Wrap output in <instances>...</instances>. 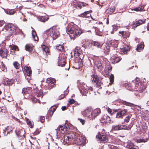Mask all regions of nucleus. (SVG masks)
Wrapping results in <instances>:
<instances>
[{"instance_id":"obj_1","label":"nucleus","mask_w":149,"mask_h":149,"mask_svg":"<svg viewBox=\"0 0 149 149\" xmlns=\"http://www.w3.org/2000/svg\"><path fill=\"white\" fill-rule=\"evenodd\" d=\"M100 113V109L99 108L93 109L88 108L85 109L81 113L82 115L84 117L92 120L94 119Z\"/></svg>"},{"instance_id":"obj_2","label":"nucleus","mask_w":149,"mask_h":149,"mask_svg":"<svg viewBox=\"0 0 149 149\" xmlns=\"http://www.w3.org/2000/svg\"><path fill=\"white\" fill-rule=\"evenodd\" d=\"M66 31L68 34H71L70 36L71 38H75L80 35L81 31L77 27L72 25H69L66 28Z\"/></svg>"},{"instance_id":"obj_3","label":"nucleus","mask_w":149,"mask_h":149,"mask_svg":"<svg viewBox=\"0 0 149 149\" xmlns=\"http://www.w3.org/2000/svg\"><path fill=\"white\" fill-rule=\"evenodd\" d=\"M45 33L48 36H50L54 40L56 39L60 35L58 29L54 27L50 28L49 29L46 30L45 31Z\"/></svg>"},{"instance_id":"obj_4","label":"nucleus","mask_w":149,"mask_h":149,"mask_svg":"<svg viewBox=\"0 0 149 149\" xmlns=\"http://www.w3.org/2000/svg\"><path fill=\"white\" fill-rule=\"evenodd\" d=\"M91 80L92 83L96 85L97 87H99L101 84V82L97 75H92L91 76Z\"/></svg>"},{"instance_id":"obj_5","label":"nucleus","mask_w":149,"mask_h":149,"mask_svg":"<svg viewBox=\"0 0 149 149\" xmlns=\"http://www.w3.org/2000/svg\"><path fill=\"white\" fill-rule=\"evenodd\" d=\"M86 140L85 137L79 136L76 138L75 143L78 145H84L85 143Z\"/></svg>"},{"instance_id":"obj_6","label":"nucleus","mask_w":149,"mask_h":149,"mask_svg":"<svg viewBox=\"0 0 149 149\" xmlns=\"http://www.w3.org/2000/svg\"><path fill=\"white\" fill-rule=\"evenodd\" d=\"M55 82L54 79L49 78L47 79V85H46L45 87L46 90H50L52 88H53L54 86V84Z\"/></svg>"},{"instance_id":"obj_7","label":"nucleus","mask_w":149,"mask_h":149,"mask_svg":"<svg viewBox=\"0 0 149 149\" xmlns=\"http://www.w3.org/2000/svg\"><path fill=\"white\" fill-rule=\"evenodd\" d=\"M145 89L146 87L143 85V83L139 82L135 84V87L133 90L135 91L141 92Z\"/></svg>"},{"instance_id":"obj_8","label":"nucleus","mask_w":149,"mask_h":149,"mask_svg":"<svg viewBox=\"0 0 149 149\" xmlns=\"http://www.w3.org/2000/svg\"><path fill=\"white\" fill-rule=\"evenodd\" d=\"M133 125V124L131 123L129 126H127L126 125H117L116 126H114L113 127L114 130H119L122 129L129 130L131 128Z\"/></svg>"},{"instance_id":"obj_9","label":"nucleus","mask_w":149,"mask_h":149,"mask_svg":"<svg viewBox=\"0 0 149 149\" xmlns=\"http://www.w3.org/2000/svg\"><path fill=\"white\" fill-rule=\"evenodd\" d=\"M92 90L93 88L91 87H88L85 85L81 87V90H80V92L82 95H86L88 91H92Z\"/></svg>"},{"instance_id":"obj_10","label":"nucleus","mask_w":149,"mask_h":149,"mask_svg":"<svg viewBox=\"0 0 149 149\" xmlns=\"http://www.w3.org/2000/svg\"><path fill=\"white\" fill-rule=\"evenodd\" d=\"M58 128V130L62 134L65 133L69 129V126L67 124L63 126L60 125Z\"/></svg>"},{"instance_id":"obj_11","label":"nucleus","mask_w":149,"mask_h":149,"mask_svg":"<svg viewBox=\"0 0 149 149\" xmlns=\"http://www.w3.org/2000/svg\"><path fill=\"white\" fill-rule=\"evenodd\" d=\"M96 137L99 139V140L100 142L105 143L108 141V137L107 136L99 134L97 135Z\"/></svg>"},{"instance_id":"obj_12","label":"nucleus","mask_w":149,"mask_h":149,"mask_svg":"<svg viewBox=\"0 0 149 149\" xmlns=\"http://www.w3.org/2000/svg\"><path fill=\"white\" fill-rule=\"evenodd\" d=\"M72 134H69L67 135L64 136V141L67 143L70 142L73 139L74 135Z\"/></svg>"},{"instance_id":"obj_13","label":"nucleus","mask_w":149,"mask_h":149,"mask_svg":"<svg viewBox=\"0 0 149 149\" xmlns=\"http://www.w3.org/2000/svg\"><path fill=\"white\" fill-rule=\"evenodd\" d=\"M15 132L19 140H22L24 138V132L22 130H21L19 131L18 130H16Z\"/></svg>"},{"instance_id":"obj_14","label":"nucleus","mask_w":149,"mask_h":149,"mask_svg":"<svg viewBox=\"0 0 149 149\" xmlns=\"http://www.w3.org/2000/svg\"><path fill=\"white\" fill-rule=\"evenodd\" d=\"M127 112V110L124 109L118 112L116 114V117L117 118H122Z\"/></svg>"},{"instance_id":"obj_15","label":"nucleus","mask_w":149,"mask_h":149,"mask_svg":"<svg viewBox=\"0 0 149 149\" xmlns=\"http://www.w3.org/2000/svg\"><path fill=\"white\" fill-rule=\"evenodd\" d=\"M17 29V27L16 26L14 25V24H10V35H12L13 33H14V34H16V33H15Z\"/></svg>"},{"instance_id":"obj_16","label":"nucleus","mask_w":149,"mask_h":149,"mask_svg":"<svg viewBox=\"0 0 149 149\" xmlns=\"http://www.w3.org/2000/svg\"><path fill=\"white\" fill-rule=\"evenodd\" d=\"M0 56L3 58H6L7 56V49L5 48H1L0 50Z\"/></svg>"},{"instance_id":"obj_17","label":"nucleus","mask_w":149,"mask_h":149,"mask_svg":"<svg viewBox=\"0 0 149 149\" xmlns=\"http://www.w3.org/2000/svg\"><path fill=\"white\" fill-rule=\"evenodd\" d=\"M24 74L25 75L29 76L31 75L32 73L30 67L26 65L24 67Z\"/></svg>"},{"instance_id":"obj_18","label":"nucleus","mask_w":149,"mask_h":149,"mask_svg":"<svg viewBox=\"0 0 149 149\" xmlns=\"http://www.w3.org/2000/svg\"><path fill=\"white\" fill-rule=\"evenodd\" d=\"M119 41L116 40H111L109 42V45L110 46L114 48H116L118 45Z\"/></svg>"},{"instance_id":"obj_19","label":"nucleus","mask_w":149,"mask_h":149,"mask_svg":"<svg viewBox=\"0 0 149 149\" xmlns=\"http://www.w3.org/2000/svg\"><path fill=\"white\" fill-rule=\"evenodd\" d=\"M95 65L100 71L102 70L103 67L101 62L99 61H95L94 62Z\"/></svg>"},{"instance_id":"obj_20","label":"nucleus","mask_w":149,"mask_h":149,"mask_svg":"<svg viewBox=\"0 0 149 149\" xmlns=\"http://www.w3.org/2000/svg\"><path fill=\"white\" fill-rule=\"evenodd\" d=\"M101 120L103 123H110L111 120L110 117L107 115H104L101 118Z\"/></svg>"},{"instance_id":"obj_21","label":"nucleus","mask_w":149,"mask_h":149,"mask_svg":"<svg viewBox=\"0 0 149 149\" xmlns=\"http://www.w3.org/2000/svg\"><path fill=\"white\" fill-rule=\"evenodd\" d=\"M12 128L9 126H8L4 129L3 131V133L5 136H6L8 133H10L12 131Z\"/></svg>"},{"instance_id":"obj_22","label":"nucleus","mask_w":149,"mask_h":149,"mask_svg":"<svg viewBox=\"0 0 149 149\" xmlns=\"http://www.w3.org/2000/svg\"><path fill=\"white\" fill-rule=\"evenodd\" d=\"M32 88L30 87L24 88L22 90V93L24 94H30L31 93Z\"/></svg>"},{"instance_id":"obj_23","label":"nucleus","mask_w":149,"mask_h":149,"mask_svg":"<svg viewBox=\"0 0 149 149\" xmlns=\"http://www.w3.org/2000/svg\"><path fill=\"white\" fill-rule=\"evenodd\" d=\"M109 46L107 44L102 45L101 47V49L103 50L104 53H107L109 51Z\"/></svg>"},{"instance_id":"obj_24","label":"nucleus","mask_w":149,"mask_h":149,"mask_svg":"<svg viewBox=\"0 0 149 149\" xmlns=\"http://www.w3.org/2000/svg\"><path fill=\"white\" fill-rule=\"evenodd\" d=\"M90 12H91V10L87 11L84 12L78 15V16L81 17H84L87 18L89 17V15H91L89 14Z\"/></svg>"},{"instance_id":"obj_25","label":"nucleus","mask_w":149,"mask_h":149,"mask_svg":"<svg viewBox=\"0 0 149 149\" xmlns=\"http://www.w3.org/2000/svg\"><path fill=\"white\" fill-rule=\"evenodd\" d=\"M74 55L76 57H79L80 55V50L79 47H76L74 50Z\"/></svg>"},{"instance_id":"obj_26","label":"nucleus","mask_w":149,"mask_h":149,"mask_svg":"<svg viewBox=\"0 0 149 149\" xmlns=\"http://www.w3.org/2000/svg\"><path fill=\"white\" fill-rule=\"evenodd\" d=\"M144 42H141L139 44H138L137 47L136 49L137 51L138 52H140L141 50L143 49L144 47Z\"/></svg>"},{"instance_id":"obj_27","label":"nucleus","mask_w":149,"mask_h":149,"mask_svg":"<svg viewBox=\"0 0 149 149\" xmlns=\"http://www.w3.org/2000/svg\"><path fill=\"white\" fill-rule=\"evenodd\" d=\"M25 50L29 52L30 53H33L34 52V51L33 49V48L29 44L26 45L25 46Z\"/></svg>"},{"instance_id":"obj_28","label":"nucleus","mask_w":149,"mask_h":149,"mask_svg":"<svg viewBox=\"0 0 149 149\" xmlns=\"http://www.w3.org/2000/svg\"><path fill=\"white\" fill-rule=\"evenodd\" d=\"M149 139V137L143 139H139L135 140V142L137 143H139L141 142H146Z\"/></svg>"},{"instance_id":"obj_29","label":"nucleus","mask_w":149,"mask_h":149,"mask_svg":"<svg viewBox=\"0 0 149 149\" xmlns=\"http://www.w3.org/2000/svg\"><path fill=\"white\" fill-rule=\"evenodd\" d=\"M122 51L124 54H126L127 52L130 50L129 47L128 45H125L121 49Z\"/></svg>"},{"instance_id":"obj_30","label":"nucleus","mask_w":149,"mask_h":149,"mask_svg":"<svg viewBox=\"0 0 149 149\" xmlns=\"http://www.w3.org/2000/svg\"><path fill=\"white\" fill-rule=\"evenodd\" d=\"M144 6L143 5L139 6V7L135 8L132 9V10H135L136 11H142L144 8Z\"/></svg>"},{"instance_id":"obj_31","label":"nucleus","mask_w":149,"mask_h":149,"mask_svg":"<svg viewBox=\"0 0 149 149\" xmlns=\"http://www.w3.org/2000/svg\"><path fill=\"white\" fill-rule=\"evenodd\" d=\"M119 33L121 34L124 38H127L128 37L130 36V34L128 32H126L125 31H119Z\"/></svg>"},{"instance_id":"obj_32","label":"nucleus","mask_w":149,"mask_h":149,"mask_svg":"<svg viewBox=\"0 0 149 149\" xmlns=\"http://www.w3.org/2000/svg\"><path fill=\"white\" fill-rule=\"evenodd\" d=\"M32 34L33 38L35 41H37L38 40V36H37L36 32L34 30H33L32 31Z\"/></svg>"},{"instance_id":"obj_33","label":"nucleus","mask_w":149,"mask_h":149,"mask_svg":"<svg viewBox=\"0 0 149 149\" xmlns=\"http://www.w3.org/2000/svg\"><path fill=\"white\" fill-rule=\"evenodd\" d=\"M16 12L14 9H8L5 11V13L7 14L10 15H13Z\"/></svg>"},{"instance_id":"obj_34","label":"nucleus","mask_w":149,"mask_h":149,"mask_svg":"<svg viewBox=\"0 0 149 149\" xmlns=\"http://www.w3.org/2000/svg\"><path fill=\"white\" fill-rule=\"evenodd\" d=\"M92 45H93L95 47L99 48L101 47V46L100 44V42L96 41H93L92 43Z\"/></svg>"},{"instance_id":"obj_35","label":"nucleus","mask_w":149,"mask_h":149,"mask_svg":"<svg viewBox=\"0 0 149 149\" xmlns=\"http://www.w3.org/2000/svg\"><path fill=\"white\" fill-rule=\"evenodd\" d=\"M10 24H7L4 26L3 28V30L5 31L10 32Z\"/></svg>"},{"instance_id":"obj_36","label":"nucleus","mask_w":149,"mask_h":149,"mask_svg":"<svg viewBox=\"0 0 149 149\" xmlns=\"http://www.w3.org/2000/svg\"><path fill=\"white\" fill-rule=\"evenodd\" d=\"M74 6L78 9H81L82 8L81 2H77L73 5Z\"/></svg>"},{"instance_id":"obj_37","label":"nucleus","mask_w":149,"mask_h":149,"mask_svg":"<svg viewBox=\"0 0 149 149\" xmlns=\"http://www.w3.org/2000/svg\"><path fill=\"white\" fill-rule=\"evenodd\" d=\"M115 10V7H113L107 9L106 10V12L108 13H111L114 12Z\"/></svg>"},{"instance_id":"obj_38","label":"nucleus","mask_w":149,"mask_h":149,"mask_svg":"<svg viewBox=\"0 0 149 149\" xmlns=\"http://www.w3.org/2000/svg\"><path fill=\"white\" fill-rule=\"evenodd\" d=\"M36 93L35 95L37 96L38 97H42V91L41 90L39 91L38 90L36 92H35Z\"/></svg>"},{"instance_id":"obj_39","label":"nucleus","mask_w":149,"mask_h":149,"mask_svg":"<svg viewBox=\"0 0 149 149\" xmlns=\"http://www.w3.org/2000/svg\"><path fill=\"white\" fill-rule=\"evenodd\" d=\"M49 19L48 17L42 16L39 19L40 21L44 22L47 21Z\"/></svg>"},{"instance_id":"obj_40","label":"nucleus","mask_w":149,"mask_h":149,"mask_svg":"<svg viewBox=\"0 0 149 149\" xmlns=\"http://www.w3.org/2000/svg\"><path fill=\"white\" fill-rule=\"evenodd\" d=\"M29 97L30 99H31V100L33 103H35L38 102L40 103V101L38 100L35 97L30 95Z\"/></svg>"},{"instance_id":"obj_41","label":"nucleus","mask_w":149,"mask_h":149,"mask_svg":"<svg viewBox=\"0 0 149 149\" xmlns=\"http://www.w3.org/2000/svg\"><path fill=\"white\" fill-rule=\"evenodd\" d=\"M26 123L29 126V127L32 128L33 126V124L31 121L30 120L28 119H26Z\"/></svg>"},{"instance_id":"obj_42","label":"nucleus","mask_w":149,"mask_h":149,"mask_svg":"<svg viewBox=\"0 0 149 149\" xmlns=\"http://www.w3.org/2000/svg\"><path fill=\"white\" fill-rule=\"evenodd\" d=\"M56 48L59 51H61L63 49V46L61 45H59L56 46Z\"/></svg>"},{"instance_id":"obj_43","label":"nucleus","mask_w":149,"mask_h":149,"mask_svg":"<svg viewBox=\"0 0 149 149\" xmlns=\"http://www.w3.org/2000/svg\"><path fill=\"white\" fill-rule=\"evenodd\" d=\"M144 22L141 19L139 20L136 21V27L138 26H139L144 23Z\"/></svg>"},{"instance_id":"obj_44","label":"nucleus","mask_w":149,"mask_h":149,"mask_svg":"<svg viewBox=\"0 0 149 149\" xmlns=\"http://www.w3.org/2000/svg\"><path fill=\"white\" fill-rule=\"evenodd\" d=\"M129 149H139L138 146H135L133 143H130Z\"/></svg>"},{"instance_id":"obj_45","label":"nucleus","mask_w":149,"mask_h":149,"mask_svg":"<svg viewBox=\"0 0 149 149\" xmlns=\"http://www.w3.org/2000/svg\"><path fill=\"white\" fill-rule=\"evenodd\" d=\"M10 47L12 50L18 51V47L16 45H13L10 46Z\"/></svg>"},{"instance_id":"obj_46","label":"nucleus","mask_w":149,"mask_h":149,"mask_svg":"<svg viewBox=\"0 0 149 149\" xmlns=\"http://www.w3.org/2000/svg\"><path fill=\"white\" fill-rule=\"evenodd\" d=\"M123 104L125 105H126L134 107V104L132 103L124 101L123 102Z\"/></svg>"},{"instance_id":"obj_47","label":"nucleus","mask_w":149,"mask_h":149,"mask_svg":"<svg viewBox=\"0 0 149 149\" xmlns=\"http://www.w3.org/2000/svg\"><path fill=\"white\" fill-rule=\"evenodd\" d=\"M42 50L44 52L46 53V54H49V52L48 51V47H46L45 46H44L43 47H42Z\"/></svg>"},{"instance_id":"obj_48","label":"nucleus","mask_w":149,"mask_h":149,"mask_svg":"<svg viewBox=\"0 0 149 149\" xmlns=\"http://www.w3.org/2000/svg\"><path fill=\"white\" fill-rule=\"evenodd\" d=\"M105 69L106 70H107L109 72L111 71L112 69V67L110 65H107L106 66Z\"/></svg>"},{"instance_id":"obj_49","label":"nucleus","mask_w":149,"mask_h":149,"mask_svg":"<svg viewBox=\"0 0 149 149\" xmlns=\"http://www.w3.org/2000/svg\"><path fill=\"white\" fill-rule=\"evenodd\" d=\"M13 65L16 69H18L19 68V64L17 62H14Z\"/></svg>"},{"instance_id":"obj_50","label":"nucleus","mask_w":149,"mask_h":149,"mask_svg":"<svg viewBox=\"0 0 149 149\" xmlns=\"http://www.w3.org/2000/svg\"><path fill=\"white\" fill-rule=\"evenodd\" d=\"M86 41L85 40H82L81 44V46L83 47H86L85 44H86Z\"/></svg>"},{"instance_id":"obj_51","label":"nucleus","mask_w":149,"mask_h":149,"mask_svg":"<svg viewBox=\"0 0 149 149\" xmlns=\"http://www.w3.org/2000/svg\"><path fill=\"white\" fill-rule=\"evenodd\" d=\"M45 118L43 116H41L40 117V119L38 120V121H40L42 123L44 122Z\"/></svg>"},{"instance_id":"obj_52","label":"nucleus","mask_w":149,"mask_h":149,"mask_svg":"<svg viewBox=\"0 0 149 149\" xmlns=\"http://www.w3.org/2000/svg\"><path fill=\"white\" fill-rule=\"evenodd\" d=\"M131 117V116H127L125 119V122H126V123H128L130 120Z\"/></svg>"},{"instance_id":"obj_53","label":"nucleus","mask_w":149,"mask_h":149,"mask_svg":"<svg viewBox=\"0 0 149 149\" xmlns=\"http://www.w3.org/2000/svg\"><path fill=\"white\" fill-rule=\"evenodd\" d=\"M107 111L109 113H110L111 114H112L114 112L113 110H112L111 109L109 108L108 107H107Z\"/></svg>"},{"instance_id":"obj_54","label":"nucleus","mask_w":149,"mask_h":149,"mask_svg":"<svg viewBox=\"0 0 149 149\" xmlns=\"http://www.w3.org/2000/svg\"><path fill=\"white\" fill-rule=\"evenodd\" d=\"M114 77L112 74H111L110 77V81L112 83L113 82Z\"/></svg>"},{"instance_id":"obj_55","label":"nucleus","mask_w":149,"mask_h":149,"mask_svg":"<svg viewBox=\"0 0 149 149\" xmlns=\"http://www.w3.org/2000/svg\"><path fill=\"white\" fill-rule=\"evenodd\" d=\"M75 101L73 99H70L68 101L69 103L70 104H72L74 103Z\"/></svg>"},{"instance_id":"obj_56","label":"nucleus","mask_w":149,"mask_h":149,"mask_svg":"<svg viewBox=\"0 0 149 149\" xmlns=\"http://www.w3.org/2000/svg\"><path fill=\"white\" fill-rule=\"evenodd\" d=\"M56 107H52L51 108V111H52V113H53L56 110Z\"/></svg>"},{"instance_id":"obj_57","label":"nucleus","mask_w":149,"mask_h":149,"mask_svg":"<svg viewBox=\"0 0 149 149\" xmlns=\"http://www.w3.org/2000/svg\"><path fill=\"white\" fill-rule=\"evenodd\" d=\"M80 122L82 123V125H84L85 122V120L84 119H79Z\"/></svg>"},{"instance_id":"obj_58","label":"nucleus","mask_w":149,"mask_h":149,"mask_svg":"<svg viewBox=\"0 0 149 149\" xmlns=\"http://www.w3.org/2000/svg\"><path fill=\"white\" fill-rule=\"evenodd\" d=\"M117 29V26L113 25V30L114 31H116Z\"/></svg>"},{"instance_id":"obj_59","label":"nucleus","mask_w":149,"mask_h":149,"mask_svg":"<svg viewBox=\"0 0 149 149\" xmlns=\"http://www.w3.org/2000/svg\"><path fill=\"white\" fill-rule=\"evenodd\" d=\"M81 6H83V7L88 5L87 4L82 2H81Z\"/></svg>"},{"instance_id":"obj_60","label":"nucleus","mask_w":149,"mask_h":149,"mask_svg":"<svg viewBox=\"0 0 149 149\" xmlns=\"http://www.w3.org/2000/svg\"><path fill=\"white\" fill-rule=\"evenodd\" d=\"M66 63V62L65 61H63V63L61 64V66L62 67L64 66Z\"/></svg>"},{"instance_id":"obj_61","label":"nucleus","mask_w":149,"mask_h":149,"mask_svg":"<svg viewBox=\"0 0 149 149\" xmlns=\"http://www.w3.org/2000/svg\"><path fill=\"white\" fill-rule=\"evenodd\" d=\"M66 108L65 106H63L61 107L63 111L65 110L66 109Z\"/></svg>"},{"instance_id":"obj_62","label":"nucleus","mask_w":149,"mask_h":149,"mask_svg":"<svg viewBox=\"0 0 149 149\" xmlns=\"http://www.w3.org/2000/svg\"><path fill=\"white\" fill-rule=\"evenodd\" d=\"M114 30H113L112 31L110 32L109 33V34L110 33H111V34H113L114 33Z\"/></svg>"},{"instance_id":"obj_63","label":"nucleus","mask_w":149,"mask_h":149,"mask_svg":"<svg viewBox=\"0 0 149 149\" xmlns=\"http://www.w3.org/2000/svg\"><path fill=\"white\" fill-rule=\"evenodd\" d=\"M23 8V7L22 6H19L18 9L19 10H21L22 8Z\"/></svg>"},{"instance_id":"obj_64","label":"nucleus","mask_w":149,"mask_h":149,"mask_svg":"<svg viewBox=\"0 0 149 149\" xmlns=\"http://www.w3.org/2000/svg\"><path fill=\"white\" fill-rule=\"evenodd\" d=\"M79 83H80V84H81L82 85H84V86L85 85V84L83 82L81 81V82H79Z\"/></svg>"}]
</instances>
